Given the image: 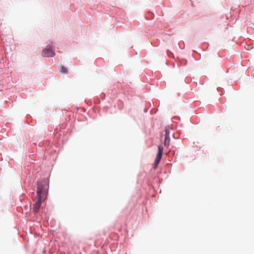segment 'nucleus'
Masks as SVG:
<instances>
[{"instance_id": "nucleus-4", "label": "nucleus", "mask_w": 254, "mask_h": 254, "mask_svg": "<svg viewBox=\"0 0 254 254\" xmlns=\"http://www.w3.org/2000/svg\"><path fill=\"white\" fill-rule=\"evenodd\" d=\"M42 55L44 57H52L55 55V53L53 51L51 47L49 46H47L43 50Z\"/></svg>"}, {"instance_id": "nucleus-3", "label": "nucleus", "mask_w": 254, "mask_h": 254, "mask_svg": "<svg viewBox=\"0 0 254 254\" xmlns=\"http://www.w3.org/2000/svg\"><path fill=\"white\" fill-rule=\"evenodd\" d=\"M171 130L169 126L165 127V139H164V145L166 147H168L170 144V132Z\"/></svg>"}, {"instance_id": "nucleus-2", "label": "nucleus", "mask_w": 254, "mask_h": 254, "mask_svg": "<svg viewBox=\"0 0 254 254\" xmlns=\"http://www.w3.org/2000/svg\"><path fill=\"white\" fill-rule=\"evenodd\" d=\"M158 151L154 163V169H156L157 168L158 165L161 160L163 151V147L162 145H159L158 147Z\"/></svg>"}, {"instance_id": "nucleus-1", "label": "nucleus", "mask_w": 254, "mask_h": 254, "mask_svg": "<svg viewBox=\"0 0 254 254\" xmlns=\"http://www.w3.org/2000/svg\"><path fill=\"white\" fill-rule=\"evenodd\" d=\"M47 188L46 181L43 180L37 184L36 201L34 204L33 210L37 212L41 207V202L45 199L47 193Z\"/></svg>"}, {"instance_id": "nucleus-5", "label": "nucleus", "mask_w": 254, "mask_h": 254, "mask_svg": "<svg viewBox=\"0 0 254 254\" xmlns=\"http://www.w3.org/2000/svg\"><path fill=\"white\" fill-rule=\"evenodd\" d=\"M60 71L61 73H66L67 72V68L64 66L60 67Z\"/></svg>"}]
</instances>
